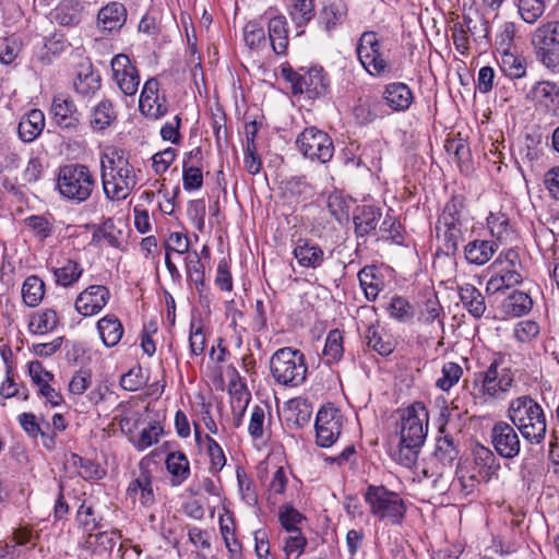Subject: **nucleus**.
<instances>
[{
	"instance_id": "1",
	"label": "nucleus",
	"mask_w": 559,
	"mask_h": 559,
	"mask_svg": "<svg viewBox=\"0 0 559 559\" xmlns=\"http://www.w3.org/2000/svg\"><path fill=\"white\" fill-rule=\"evenodd\" d=\"M140 169L129 159V154L117 146H107L100 154V180L106 200L124 201L139 182Z\"/></svg>"
},
{
	"instance_id": "2",
	"label": "nucleus",
	"mask_w": 559,
	"mask_h": 559,
	"mask_svg": "<svg viewBox=\"0 0 559 559\" xmlns=\"http://www.w3.org/2000/svg\"><path fill=\"white\" fill-rule=\"evenodd\" d=\"M428 413L420 403L406 408L402 416L400 443L395 460L405 467H412L418 459L428 430Z\"/></svg>"
},
{
	"instance_id": "3",
	"label": "nucleus",
	"mask_w": 559,
	"mask_h": 559,
	"mask_svg": "<svg viewBox=\"0 0 559 559\" xmlns=\"http://www.w3.org/2000/svg\"><path fill=\"white\" fill-rule=\"evenodd\" d=\"M508 418L530 444H540L547 433L543 407L530 395L513 399L508 407Z\"/></svg>"
},
{
	"instance_id": "4",
	"label": "nucleus",
	"mask_w": 559,
	"mask_h": 559,
	"mask_svg": "<svg viewBox=\"0 0 559 559\" xmlns=\"http://www.w3.org/2000/svg\"><path fill=\"white\" fill-rule=\"evenodd\" d=\"M467 230L468 227L463 217V200L460 197H453L437 221L436 234L440 242L437 254L454 255L460 243L465 240Z\"/></svg>"
},
{
	"instance_id": "5",
	"label": "nucleus",
	"mask_w": 559,
	"mask_h": 559,
	"mask_svg": "<svg viewBox=\"0 0 559 559\" xmlns=\"http://www.w3.org/2000/svg\"><path fill=\"white\" fill-rule=\"evenodd\" d=\"M459 456V449L451 436L437 439L432 454L425 461L423 475L431 479V486L439 492L449 490L451 468Z\"/></svg>"
},
{
	"instance_id": "6",
	"label": "nucleus",
	"mask_w": 559,
	"mask_h": 559,
	"mask_svg": "<svg viewBox=\"0 0 559 559\" xmlns=\"http://www.w3.org/2000/svg\"><path fill=\"white\" fill-rule=\"evenodd\" d=\"M96 188V178L84 164H69L59 168L56 189L68 201L81 204Z\"/></svg>"
},
{
	"instance_id": "7",
	"label": "nucleus",
	"mask_w": 559,
	"mask_h": 559,
	"mask_svg": "<svg viewBox=\"0 0 559 559\" xmlns=\"http://www.w3.org/2000/svg\"><path fill=\"white\" fill-rule=\"evenodd\" d=\"M476 395L484 402L503 400L514 383V374L501 357L493 359L486 370L474 376Z\"/></svg>"
},
{
	"instance_id": "8",
	"label": "nucleus",
	"mask_w": 559,
	"mask_h": 559,
	"mask_svg": "<svg viewBox=\"0 0 559 559\" xmlns=\"http://www.w3.org/2000/svg\"><path fill=\"white\" fill-rule=\"evenodd\" d=\"M270 369L275 382L281 385L297 386L306 380L305 356L292 347L277 349L270 359Z\"/></svg>"
},
{
	"instance_id": "9",
	"label": "nucleus",
	"mask_w": 559,
	"mask_h": 559,
	"mask_svg": "<svg viewBox=\"0 0 559 559\" xmlns=\"http://www.w3.org/2000/svg\"><path fill=\"white\" fill-rule=\"evenodd\" d=\"M364 497L374 518L391 525H400L403 522L406 504L397 492L391 491L384 486L370 485Z\"/></svg>"
},
{
	"instance_id": "10",
	"label": "nucleus",
	"mask_w": 559,
	"mask_h": 559,
	"mask_svg": "<svg viewBox=\"0 0 559 559\" xmlns=\"http://www.w3.org/2000/svg\"><path fill=\"white\" fill-rule=\"evenodd\" d=\"M491 267L495 273L486 285L489 294L503 292L523 282V264L519 252L513 248L501 251Z\"/></svg>"
},
{
	"instance_id": "11",
	"label": "nucleus",
	"mask_w": 559,
	"mask_h": 559,
	"mask_svg": "<svg viewBox=\"0 0 559 559\" xmlns=\"http://www.w3.org/2000/svg\"><path fill=\"white\" fill-rule=\"evenodd\" d=\"M356 53L362 68L372 76H385L392 71V63L381 50L378 34L367 31L361 34L356 45Z\"/></svg>"
},
{
	"instance_id": "12",
	"label": "nucleus",
	"mask_w": 559,
	"mask_h": 559,
	"mask_svg": "<svg viewBox=\"0 0 559 559\" xmlns=\"http://www.w3.org/2000/svg\"><path fill=\"white\" fill-rule=\"evenodd\" d=\"M532 45L538 60L552 72L559 71V21L538 26L532 35Z\"/></svg>"
},
{
	"instance_id": "13",
	"label": "nucleus",
	"mask_w": 559,
	"mask_h": 559,
	"mask_svg": "<svg viewBox=\"0 0 559 559\" xmlns=\"http://www.w3.org/2000/svg\"><path fill=\"white\" fill-rule=\"evenodd\" d=\"M298 151L311 160L325 164L334 155V144L331 136L316 128H306L296 139Z\"/></svg>"
},
{
	"instance_id": "14",
	"label": "nucleus",
	"mask_w": 559,
	"mask_h": 559,
	"mask_svg": "<svg viewBox=\"0 0 559 559\" xmlns=\"http://www.w3.org/2000/svg\"><path fill=\"white\" fill-rule=\"evenodd\" d=\"M344 417L340 409L323 406L316 418V442L321 448H329L338 439L343 429Z\"/></svg>"
},
{
	"instance_id": "15",
	"label": "nucleus",
	"mask_w": 559,
	"mask_h": 559,
	"mask_svg": "<svg viewBox=\"0 0 559 559\" xmlns=\"http://www.w3.org/2000/svg\"><path fill=\"white\" fill-rule=\"evenodd\" d=\"M495 451L503 459H514L521 451V440L513 424L503 420L495 423L490 431Z\"/></svg>"
},
{
	"instance_id": "16",
	"label": "nucleus",
	"mask_w": 559,
	"mask_h": 559,
	"mask_svg": "<svg viewBox=\"0 0 559 559\" xmlns=\"http://www.w3.org/2000/svg\"><path fill=\"white\" fill-rule=\"evenodd\" d=\"M110 64L112 79L118 88L126 96L135 95L140 85V75L138 69L131 63L129 57L124 53L116 55Z\"/></svg>"
},
{
	"instance_id": "17",
	"label": "nucleus",
	"mask_w": 559,
	"mask_h": 559,
	"mask_svg": "<svg viewBox=\"0 0 559 559\" xmlns=\"http://www.w3.org/2000/svg\"><path fill=\"white\" fill-rule=\"evenodd\" d=\"M139 108L144 116L153 119H159L167 114L166 97L159 93V82L155 78H151L144 83Z\"/></svg>"
},
{
	"instance_id": "18",
	"label": "nucleus",
	"mask_w": 559,
	"mask_h": 559,
	"mask_svg": "<svg viewBox=\"0 0 559 559\" xmlns=\"http://www.w3.org/2000/svg\"><path fill=\"white\" fill-rule=\"evenodd\" d=\"M110 292L104 285H91L82 290L74 302L75 310L83 317L99 313L108 304Z\"/></svg>"
},
{
	"instance_id": "19",
	"label": "nucleus",
	"mask_w": 559,
	"mask_h": 559,
	"mask_svg": "<svg viewBox=\"0 0 559 559\" xmlns=\"http://www.w3.org/2000/svg\"><path fill=\"white\" fill-rule=\"evenodd\" d=\"M127 497L133 502L139 500L144 507H150L155 502L152 475L143 464H140L139 473L130 481L127 488Z\"/></svg>"
},
{
	"instance_id": "20",
	"label": "nucleus",
	"mask_w": 559,
	"mask_h": 559,
	"mask_svg": "<svg viewBox=\"0 0 559 559\" xmlns=\"http://www.w3.org/2000/svg\"><path fill=\"white\" fill-rule=\"evenodd\" d=\"M85 228L92 230L90 246L94 248L120 247L122 233L117 228L112 218L108 217L100 224H86Z\"/></svg>"
},
{
	"instance_id": "21",
	"label": "nucleus",
	"mask_w": 559,
	"mask_h": 559,
	"mask_svg": "<svg viewBox=\"0 0 559 559\" xmlns=\"http://www.w3.org/2000/svg\"><path fill=\"white\" fill-rule=\"evenodd\" d=\"M293 255L301 267L319 269L325 261L323 249L309 239L299 238L293 249Z\"/></svg>"
},
{
	"instance_id": "22",
	"label": "nucleus",
	"mask_w": 559,
	"mask_h": 559,
	"mask_svg": "<svg viewBox=\"0 0 559 559\" xmlns=\"http://www.w3.org/2000/svg\"><path fill=\"white\" fill-rule=\"evenodd\" d=\"M51 114L61 129L74 130L80 124V114L71 98L57 95L52 99Z\"/></svg>"
},
{
	"instance_id": "23",
	"label": "nucleus",
	"mask_w": 559,
	"mask_h": 559,
	"mask_svg": "<svg viewBox=\"0 0 559 559\" xmlns=\"http://www.w3.org/2000/svg\"><path fill=\"white\" fill-rule=\"evenodd\" d=\"M382 99L393 111H406L414 102V94L406 83L392 82L384 86Z\"/></svg>"
},
{
	"instance_id": "24",
	"label": "nucleus",
	"mask_w": 559,
	"mask_h": 559,
	"mask_svg": "<svg viewBox=\"0 0 559 559\" xmlns=\"http://www.w3.org/2000/svg\"><path fill=\"white\" fill-rule=\"evenodd\" d=\"M294 93H307L309 96H320L326 92L328 80L319 71H311L306 74L293 73L289 78Z\"/></svg>"
},
{
	"instance_id": "25",
	"label": "nucleus",
	"mask_w": 559,
	"mask_h": 559,
	"mask_svg": "<svg viewBox=\"0 0 559 559\" xmlns=\"http://www.w3.org/2000/svg\"><path fill=\"white\" fill-rule=\"evenodd\" d=\"M364 337L367 346L381 356L390 355L395 348L393 337L380 326L378 321H370L364 333Z\"/></svg>"
},
{
	"instance_id": "26",
	"label": "nucleus",
	"mask_w": 559,
	"mask_h": 559,
	"mask_svg": "<svg viewBox=\"0 0 559 559\" xmlns=\"http://www.w3.org/2000/svg\"><path fill=\"white\" fill-rule=\"evenodd\" d=\"M525 98L542 106L556 109L559 106V85L551 81H538L526 93Z\"/></svg>"
},
{
	"instance_id": "27",
	"label": "nucleus",
	"mask_w": 559,
	"mask_h": 559,
	"mask_svg": "<svg viewBox=\"0 0 559 559\" xmlns=\"http://www.w3.org/2000/svg\"><path fill=\"white\" fill-rule=\"evenodd\" d=\"M127 21L126 7L117 1L109 2L103 7L97 14L98 26L103 31H119Z\"/></svg>"
},
{
	"instance_id": "28",
	"label": "nucleus",
	"mask_w": 559,
	"mask_h": 559,
	"mask_svg": "<svg viewBox=\"0 0 559 559\" xmlns=\"http://www.w3.org/2000/svg\"><path fill=\"white\" fill-rule=\"evenodd\" d=\"M44 128V112L39 109H32L20 120L17 128L19 136L23 142L31 143L41 134Z\"/></svg>"
},
{
	"instance_id": "29",
	"label": "nucleus",
	"mask_w": 559,
	"mask_h": 559,
	"mask_svg": "<svg viewBox=\"0 0 559 559\" xmlns=\"http://www.w3.org/2000/svg\"><path fill=\"white\" fill-rule=\"evenodd\" d=\"M498 249L492 240L475 239L464 247V255L469 264L484 265L490 261Z\"/></svg>"
},
{
	"instance_id": "30",
	"label": "nucleus",
	"mask_w": 559,
	"mask_h": 559,
	"mask_svg": "<svg viewBox=\"0 0 559 559\" xmlns=\"http://www.w3.org/2000/svg\"><path fill=\"white\" fill-rule=\"evenodd\" d=\"M267 35L273 51L276 55H285L288 47V25L284 15H276L269 20Z\"/></svg>"
},
{
	"instance_id": "31",
	"label": "nucleus",
	"mask_w": 559,
	"mask_h": 559,
	"mask_svg": "<svg viewBox=\"0 0 559 559\" xmlns=\"http://www.w3.org/2000/svg\"><path fill=\"white\" fill-rule=\"evenodd\" d=\"M19 424L31 438L40 436L43 447L48 451L56 449V436L41 428L33 413H22L17 417Z\"/></svg>"
},
{
	"instance_id": "32",
	"label": "nucleus",
	"mask_w": 559,
	"mask_h": 559,
	"mask_svg": "<svg viewBox=\"0 0 559 559\" xmlns=\"http://www.w3.org/2000/svg\"><path fill=\"white\" fill-rule=\"evenodd\" d=\"M120 539L121 534L118 531L100 532L88 534L84 546L91 549L94 555L103 558L114 550Z\"/></svg>"
},
{
	"instance_id": "33",
	"label": "nucleus",
	"mask_w": 559,
	"mask_h": 559,
	"mask_svg": "<svg viewBox=\"0 0 559 559\" xmlns=\"http://www.w3.org/2000/svg\"><path fill=\"white\" fill-rule=\"evenodd\" d=\"M498 64L501 72L511 80H520L525 78L527 72V60L524 56L513 51H504L500 53Z\"/></svg>"
},
{
	"instance_id": "34",
	"label": "nucleus",
	"mask_w": 559,
	"mask_h": 559,
	"mask_svg": "<svg viewBox=\"0 0 559 559\" xmlns=\"http://www.w3.org/2000/svg\"><path fill=\"white\" fill-rule=\"evenodd\" d=\"M96 328L106 347L116 346L124 332L122 323L115 314H106L99 319Z\"/></svg>"
},
{
	"instance_id": "35",
	"label": "nucleus",
	"mask_w": 559,
	"mask_h": 559,
	"mask_svg": "<svg viewBox=\"0 0 559 559\" xmlns=\"http://www.w3.org/2000/svg\"><path fill=\"white\" fill-rule=\"evenodd\" d=\"M474 464L478 468V478L488 481L492 474L499 468L493 452L481 444H476L473 449Z\"/></svg>"
},
{
	"instance_id": "36",
	"label": "nucleus",
	"mask_w": 559,
	"mask_h": 559,
	"mask_svg": "<svg viewBox=\"0 0 559 559\" xmlns=\"http://www.w3.org/2000/svg\"><path fill=\"white\" fill-rule=\"evenodd\" d=\"M83 5L78 0H62L52 11L53 20L62 26L78 25L82 20Z\"/></svg>"
},
{
	"instance_id": "37",
	"label": "nucleus",
	"mask_w": 559,
	"mask_h": 559,
	"mask_svg": "<svg viewBox=\"0 0 559 559\" xmlns=\"http://www.w3.org/2000/svg\"><path fill=\"white\" fill-rule=\"evenodd\" d=\"M460 300L464 308L474 318H480L485 313L486 304L483 294L472 284L459 286Z\"/></svg>"
},
{
	"instance_id": "38",
	"label": "nucleus",
	"mask_w": 559,
	"mask_h": 559,
	"mask_svg": "<svg viewBox=\"0 0 559 559\" xmlns=\"http://www.w3.org/2000/svg\"><path fill=\"white\" fill-rule=\"evenodd\" d=\"M487 227L491 237L496 239V243H506L511 241L515 236V233L510 225L509 217L500 212L489 214L487 217Z\"/></svg>"
},
{
	"instance_id": "39",
	"label": "nucleus",
	"mask_w": 559,
	"mask_h": 559,
	"mask_svg": "<svg viewBox=\"0 0 559 559\" xmlns=\"http://www.w3.org/2000/svg\"><path fill=\"white\" fill-rule=\"evenodd\" d=\"M166 468L173 476V484L180 485L190 476V463L187 455L181 451L167 454L165 460Z\"/></svg>"
},
{
	"instance_id": "40",
	"label": "nucleus",
	"mask_w": 559,
	"mask_h": 559,
	"mask_svg": "<svg viewBox=\"0 0 559 559\" xmlns=\"http://www.w3.org/2000/svg\"><path fill=\"white\" fill-rule=\"evenodd\" d=\"M381 217L380 209L372 205H365L354 216L355 233L358 237H365L376 229Z\"/></svg>"
},
{
	"instance_id": "41",
	"label": "nucleus",
	"mask_w": 559,
	"mask_h": 559,
	"mask_svg": "<svg viewBox=\"0 0 559 559\" xmlns=\"http://www.w3.org/2000/svg\"><path fill=\"white\" fill-rule=\"evenodd\" d=\"M57 285L62 287L73 286L82 276L83 267L72 259H66L64 262L52 269Z\"/></svg>"
},
{
	"instance_id": "42",
	"label": "nucleus",
	"mask_w": 559,
	"mask_h": 559,
	"mask_svg": "<svg viewBox=\"0 0 559 559\" xmlns=\"http://www.w3.org/2000/svg\"><path fill=\"white\" fill-rule=\"evenodd\" d=\"M522 21L535 24L545 13L547 0H512Z\"/></svg>"
},
{
	"instance_id": "43",
	"label": "nucleus",
	"mask_w": 559,
	"mask_h": 559,
	"mask_svg": "<svg viewBox=\"0 0 559 559\" xmlns=\"http://www.w3.org/2000/svg\"><path fill=\"white\" fill-rule=\"evenodd\" d=\"M57 312L52 309H45L31 317L28 330L32 334L43 335L53 331L57 328Z\"/></svg>"
},
{
	"instance_id": "44",
	"label": "nucleus",
	"mask_w": 559,
	"mask_h": 559,
	"mask_svg": "<svg viewBox=\"0 0 559 559\" xmlns=\"http://www.w3.org/2000/svg\"><path fill=\"white\" fill-rule=\"evenodd\" d=\"M461 23L474 41L485 45L489 44V22L484 16L477 14L474 19L469 14H464Z\"/></svg>"
},
{
	"instance_id": "45",
	"label": "nucleus",
	"mask_w": 559,
	"mask_h": 559,
	"mask_svg": "<svg viewBox=\"0 0 559 559\" xmlns=\"http://www.w3.org/2000/svg\"><path fill=\"white\" fill-rule=\"evenodd\" d=\"M288 14L296 26L307 25L314 16V0H289Z\"/></svg>"
},
{
	"instance_id": "46",
	"label": "nucleus",
	"mask_w": 559,
	"mask_h": 559,
	"mask_svg": "<svg viewBox=\"0 0 559 559\" xmlns=\"http://www.w3.org/2000/svg\"><path fill=\"white\" fill-rule=\"evenodd\" d=\"M45 295V283L36 275L26 277L22 285V298L26 306L36 307Z\"/></svg>"
},
{
	"instance_id": "47",
	"label": "nucleus",
	"mask_w": 559,
	"mask_h": 559,
	"mask_svg": "<svg viewBox=\"0 0 559 559\" xmlns=\"http://www.w3.org/2000/svg\"><path fill=\"white\" fill-rule=\"evenodd\" d=\"M73 85L76 93L87 96L99 90L100 78L91 67L83 68L78 72Z\"/></svg>"
},
{
	"instance_id": "48",
	"label": "nucleus",
	"mask_w": 559,
	"mask_h": 559,
	"mask_svg": "<svg viewBox=\"0 0 559 559\" xmlns=\"http://www.w3.org/2000/svg\"><path fill=\"white\" fill-rule=\"evenodd\" d=\"M115 119L116 112L111 102L102 100L92 111L91 127L95 131H102L109 127Z\"/></svg>"
},
{
	"instance_id": "49",
	"label": "nucleus",
	"mask_w": 559,
	"mask_h": 559,
	"mask_svg": "<svg viewBox=\"0 0 559 559\" xmlns=\"http://www.w3.org/2000/svg\"><path fill=\"white\" fill-rule=\"evenodd\" d=\"M376 272L377 269L374 266H365L358 273L360 286L369 300H374L378 297L382 286V283Z\"/></svg>"
},
{
	"instance_id": "50",
	"label": "nucleus",
	"mask_w": 559,
	"mask_h": 559,
	"mask_svg": "<svg viewBox=\"0 0 559 559\" xmlns=\"http://www.w3.org/2000/svg\"><path fill=\"white\" fill-rule=\"evenodd\" d=\"M163 435L162 426L154 421L150 424L148 427L142 429L140 435L135 438L133 436L129 437L130 442L133 447L139 451H144L153 444H156L159 440V437Z\"/></svg>"
},
{
	"instance_id": "51",
	"label": "nucleus",
	"mask_w": 559,
	"mask_h": 559,
	"mask_svg": "<svg viewBox=\"0 0 559 559\" xmlns=\"http://www.w3.org/2000/svg\"><path fill=\"white\" fill-rule=\"evenodd\" d=\"M344 353L343 348V335L338 330H332L329 332L323 348V357L326 364H333L338 361Z\"/></svg>"
},
{
	"instance_id": "52",
	"label": "nucleus",
	"mask_w": 559,
	"mask_h": 559,
	"mask_svg": "<svg viewBox=\"0 0 559 559\" xmlns=\"http://www.w3.org/2000/svg\"><path fill=\"white\" fill-rule=\"evenodd\" d=\"M242 36L250 49H260L266 45L264 27L257 21H250L245 25Z\"/></svg>"
},
{
	"instance_id": "53",
	"label": "nucleus",
	"mask_w": 559,
	"mask_h": 559,
	"mask_svg": "<svg viewBox=\"0 0 559 559\" xmlns=\"http://www.w3.org/2000/svg\"><path fill=\"white\" fill-rule=\"evenodd\" d=\"M533 307V300L524 292L514 290L506 301L508 312L513 317H522L526 314Z\"/></svg>"
},
{
	"instance_id": "54",
	"label": "nucleus",
	"mask_w": 559,
	"mask_h": 559,
	"mask_svg": "<svg viewBox=\"0 0 559 559\" xmlns=\"http://www.w3.org/2000/svg\"><path fill=\"white\" fill-rule=\"evenodd\" d=\"M219 530L228 551L233 556L240 554L241 545L235 537L234 520L230 515L219 516Z\"/></svg>"
},
{
	"instance_id": "55",
	"label": "nucleus",
	"mask_w": 559,
	"mask_h": 559,
	"mask_svg": "<svg viewBox=\"0 0 559 559\" xmlns=\"http://www.w3.org/2000/svg\"><path fill=\"white\" fill-rule=\"evenodd\" d=\"M24 224L40 241L50 237L53 230L49 218L41 215H31L24 219Z\"/></svg>"
},
{
	"instance_id": "56",
	"label": "nucleus",
	"mask_w": 559,
	"mask_h": 559,
	"mask_svg": "<svg viewBox=\"0 0 559 559\" xmlns=\"http://www.w3.org/2000/svg\"><path fill=\"white\" fill-rule=\"evenodd\" d=\"M388 311L393 319L400 322L411 321L415 314V310L409 301L401 296H395L391 299Z\"/></svg>"
},
{
	"instance_id": "57",
	"label": "nucleus",
	"mask_w": 559,
	"mask_h": 559,
	"mask_svg": "<svg viewBox=\"0 0 559 559\" xmlns=\"http://www.w3.org/2000/svg\"><path fill=\"white\" fill-rule=\"evenodd\" d=\"M463 374L462 367L456 362H445L441 369V377L437 380L436 385L442 391H449L459 382Z\"/></svg>"
},
{
	"instance_id": "58",
	"label": "nucleus",
	"mask_w": 559,
	"mask_h": 559,
	"mask_svg": "<svg viewBox=\"0 0 559 559\" xmlns=\"http://www.w3.org/2000/svg\"><path fill=\"white\" fill-rule=\"evenodd\" d=\"M187 274L189 278L193 282L197 289H201L204 286V266L200 260V257L197 251L188 253L185 258Z\"/></svg>"
},
{
	"instance_id": "59",
	"label": "nucleus",
	"mask_w": 559,
	"mask_h": 559,
	"mask_svg": "<svg viewBox=\"0 0 559 559\" xmlns=\"http://www.w3.org/2000/svg\"><path fill=\"white\" fill-rule=\"evenodd\" d=\"M346 7L343 3H331L323 8L321 22L328 31L335 28L346 16Z\"/></svg>"
},
{
	"instance_id": "60",
	"label": "nucleus",
	"mask_w": 559,
	"mask_h": 559,
	"mask_svg": "<svg viewBox=\"0 0 559 559\" xmlns=\"http://www.w3.org/2000/svg\"><path fill=\"white\" fill-rule=\"evenodd\" d=\"M516 33L518 26L514 22L507 21L500 26L495 40L496 47L500 53L511 50Z\"/></svg>"
},
{
	"instance_id": "61",
	"label": "nucleus",
	"mask_w": 559,
	"mask_h": 559,
	"mask_svg": "<svg viewBox=\"0 0 559 559\" xmlns=\"http://www.w3.org/2000/svg\"><path fill=\"white\" fill-rule=\"evenodd\" d=\"M442 307L436 296L428 298L419 310L418 320L425 324H431L436 320L442 325L440 316Z\"/></svg>"
},
{
	"instance_id": "62",
	"label": "nucleus",
	"mask_w": 559,
	"mask_h": 559,
	"mask_svg": "<svg viewBox=\"0 0 559 559\" xmlns=\"http://www.w3.org/2000/svg\"><path fill=\"white\" fill-rule=\"evenodd\" d=\"M539 332L540 328L537 322L523 320L515 324L513 336L520 343H530L539 335Z\"/></svg>"
},
{
	"instance_id": "63",
	"label": "nucleus",
	"mask_w": 559,
	"mask_h": 559,
	"mask_svg": "<svg viewBox=\"0 0 559 559\" xmlns=\"http://www.w3.org/2000/svg\"><path fill=\"white\" fill-rule=\"evenodd\" d=\"M205 345L206 336L203 331V325L201 324V322H191L189 335V346L191 355H202L205 349Z\"/></svg>"
},
{
	"instance_id": "64",
	"label": "nucleus",
	"mask_w": 559,
	"mask_h": 559,
	"mask_svg": "<svg viewBox=\"0 0 559 559\" xmlns=\"http://www.w3.org/2000/svg\"><path fill=\"white\" fill-rule=\"evenodd\" d=\"M21 41L17 37L11 36L2 39L0 43V62L11 64L21 51Z\"/></svg>"
}]
</instances>
